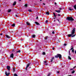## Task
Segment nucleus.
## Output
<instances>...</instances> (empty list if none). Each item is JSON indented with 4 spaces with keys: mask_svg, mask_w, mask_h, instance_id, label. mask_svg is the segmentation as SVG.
I'll return each instance as SVG.
<instances>
[{
    "mask_svg": "<svg viewBox=\"0 0 76 76\" xmlns=\"http://www.w3.org/2000/svg\"><path fill=\"white\" fill-rule=\"evenodd\" d=\"M75 34V28H74L72 31L71 34H69L67 35L68 36V37H72V38H73V37H75V35H76V34Z\"/></svg>",
    "mask_w": 76,
    "mask_h": 76,
    "instance_id": "obj_1",
    "label": "nucleus"
},
{
    "mask_svg": "<svg viewBox=\"0 0 76 76\" xmlns=\"http://www.w3.org/2000/svg\"><path fill=\"white\" fill-rule=\"evenodd\" d=\"M66 19L67 20H71V21H73V20H74V19H73L72 17H67Z\"/></svg>",
    "mask_w": 76,
    "mask_h": 76,
    "instance_id": "obj_2",
    "label": "nucleus"
},
{
    "mask_svg": "<svg viewBox=\"0 0 76 76\" xmlns=\"http://www.w3.org/2000/svg\"><path fill=\"white\" fill-rule=\"evenodd\" d=\"M7 69H8V72H10V66H7Z\"/></svg>",
    "mask_w": 76,
    "mask_h": 76,
    "instance_id": "obj_3",
    "label": "nucleus"
},
{
    "mask_svg": "<svg viewBox=\"0 0 76 76\" xmlns=\"http://www.w3.org/2000/svg\"><path fill=\"white\" fill-rule=\"evenodd\" d=\"M57 56H58V57L60 59L61 58V55L58 54H57Z\"/></svg>",
    "mask_w": 76,
    "mask_h": 76,
    "instance_id": "obj_4",
    "label": "nucleus"
},
{
    "mask_svg": "<svg viewBox=\"0 0 76 76\" xmlns=\"http://www.w3.org/2000/svg\"><path fill=\"white\" fill-rule=\"evenodd\" d=\"M68 9L69 10H70V11H72V10H74V9H72V8L71 7H70L68 8Z\"/></svg>",
    "mask_w": 76,
    "mask_h": 76,
    "instance_id": "obj_5",
    "label": "nucleus"
},
{
    "mask_svg": "<svg viewBox=\"0 0 76 76\" xmlns=\"http://www.w3.org/2000/svg\"><path fill=\"white\" fill-rule=\"evenodd\" d=\"M5 74L7 76H8L9 75V73H7V71H6L5 72Z\"/></svg>",
    "mask_w": 76,
    "mask_h": 76,
    "instance_id": "obj_6",
    "label": "nucleus"
},
{
    "mask_svg": "<svg viewBox=\"0 0 76 76\" xmlns=\"http://www.w3.org/2000/svg\"><path fill=\"white\" fill-rule=\"evenodd\" d=\"M43 63H44V64H45V65H46V66H47V65H48V64H47V61H45L43 62Z\"/></svg>",
    "mask_w": 76,
    "mask_h": 76,
    "instance_id": "obj_7",
    "label": "nucleus"
},
{
    "mask_svg": "<svg viewBox=\"0 0 76 76\" xmlns=\"http://www.w3.org/2000/svg\"><path fill=\"white\" fill-rule=\"evenodd\" d=\"M14 55L12 53L10 56V57L12 58H13Z\"/></svg>",
    "mask_w": 76,
    "mask_h": 76,
    "instance_id": "obj_8",
    "label": "nucleus"
},
{
    "mask_svg": "<svg viewBox=\"0 0 76 76\" xmlns=\"http://www.w3.org/2000/svg\"><path fill=\"white\" fill-rule=\"evenodd\" d=\"M6 37H7V38H10V37L8 35H5Z\"/></svg>",
    "mask_w": 76,
    "mask_h": 76,
    "instance_id": "obj_9",
    "label": "nucleus"
},
{
    "mask_svg": "<svg viewBox=\"0 0 76 76\" xmlns=\"http://www.w3.org/2000/svg\"><path fill=\"white\" fill-rule=\"evenodd\" d=\"M55 12H57L58 13H60V12L61 11H60V10H55Z\"/></svg>",
    "mask_w": 76,
    "mask_h": 76,
    "instance_id": "obj_10",
    "label": "nucleus"
},
{
    "mask_svg": "<svg viewBox=\"0 0 76 76\" xmlns=\"http://www.w3.org/2000/svg\"><path fill=\"white\" fill-rule=\"evenodd\" d=\"M35 23H36L37 25H40V24L37 22H35Z\"/></svg>",
    "mask_w": 76,
    "mask_h": 76,
    "instance_id": "obj_11",
    "label": "nucleus"
},
{
    "mask_svg": "<svg viewBox=\"0 0 76 76\" xmlns=\"http://www.w3.org/2000/svg\"><path fill=\"white\" fill-rule=\"evenodd\" d=\"M26 24L27 25H30V23H29V22L27 21L26 22Z\"/></svg>",
    "mask_w": 76,
    "mask_h": 76,
    "instance_id": "obj_12",
    "label": "nucleus"
},
{
    "mask_svg": "<svg viewBox=\"0 0 76 76\" xmlns=\"http://www.w3.org/2000/svg\"><path fill=\"white\" fill-rule=\"evenodd\" d=\"M21 50H18L16 51V53H20Z\"/></svg>",
    "mask_w": 76,
    "mask_h": 76,
    "instance_id": "obj_13",
    "label": "nucleus"
},
{
    "mask_svg": "<svg viewBox=\"0 0 76 76\" xmlns=\"http://www.w3.org/2000/svg\"><path fill=\"white\" fill-rule=\"evenodd\" d=\"M30 64H31V63L28 64V65H27V67H28L29 66H30Z\"/></svg>",
    "mask_w": 76,
    "mask_h": 76,
    "instance_id": "obj_14",
    "label": "nucleus"
},
{
    "mask_svg": "<svg viewBox=\"0 0 76 76\" xmlns=\"http://www.w3.org/2000/svg\"><path fill=\"white\" fill-rule=\"evenodd\" d=\"M16 4V1H15L13 3V6H15V5Z\"/></svg>",
    "mask_w": 76,
    "mask_h": 76,
    "instance_id": "obj_15",
    "label": "nucleus"
},
{
    "mask_svg": "<svg viewBox=\"0 0 76 76\" xmlns=\"http://www.w3.org/2000/svg\"><path fill=\"white\" fill-rule=\"evenodd\" d=\"M51 73L50 72L48 74V75H47V76H50L51 75Z\"/></svg>",
    "mask_w": 76,
    "mask_h": 76,
    "instance_id": "obj_16",
    "label": "nucleus"
},
{
    "mask_svg": "<svg viewBox=\"0 0 76 76\" xmlns=\"http://www.w3.org/2000/svg\"><path fill=\"white\" fill-rule=\"evenodd\" d=\"M54 58V57H53L52 58V59L51 60L50 62H53V60Z\"/></svg>",
    "mask_w": 76,
    "mask_h": 76,
    "instance_id": "obj_17",
    "label": "nucleus"
},
{
    "mask_svg": "<svg viewBox=\"0 0 76 76\" xmlns=\"http://www.w3.org/2000/svg\"><path fill=\"white\" fill-rule=\"evenodd\" d=\"M12 26H13L14 27L15 26V24L14 23L11 25Z\"/></svg>",
    "mask_w": 76,
    "mask_h": 76,
    "instance_id": "obj_18",
    "label": "nucleus"
},
{
    "mask_svg": "<svg viewBox=\"0 0 76 76\" xmlns=\"http://www.w3.org/2000/svg\"><path fill=\"white\" fill-rule=\"evenodd\" d=\"M76 67V66H75L73 68V69H70V70H73V69H75V68Z\"/></svg>",
    "mask_w": 76,
    "mask_h": 76,
    "instance_id": "obj_19",
    "label": "nucleus"
},
{
    "mask_svg": "<svg viewBox=\"0 0 76 76\" xmlns=\"http://www.w3.org/2000/svg\"><path fill=\"white\" fill-rule=\"evenodd\" d=\"M68 59H69V60H71L72 59V58L69 56H68Z\"/></svg>",
    "mask_w": 76,
    "mask_h": 76,
    "instance_id": "obj_20",
    "label": "nucleus"
},
{
    "mask_svg": "<svg viewBox=\"0 0 76 76\" xmlns=\"http://www.w3.org/2000/svg\"><path fill=\"white\" fill-rule=\"evenodd\" d=\"M35 37V35H33L32 36V38H34Z\"/></svg>",
    "mask_w": 76,
    "mask_h": 76,
    "instance_id": "obj_21",
    "label": "nucleus"
},
{
    "mask_svg": "<svg viewBox=\"0 0 76 76\" xmlns=\"http://www.w3.org/2000/svg\"><path fill=\"white\" fill-rule=\"evenodd\" d=\"M55 58H58V56H57V55H56L55 56Z\"/></svg>",
    "mask_w": 76,
    "mask_h": 76,
    "instance_id": "obj_22",
    "label": "nucleus"
},
{
    "mask_svg": "<svg viewBox=\"0 0 76 76\" xmlns=\"http://www.w3.org/2000/svg\"><path fill=\"white\" fill-rule=\"evenodd\" d=\"M46 14L47 15H49V12H47L46 13Z\"/></svg>",
    "mask_w": 76,
    "mask_h": 76,
    "instance_id": "obj_23",
    "label": "nucleus"
},
{
    "mask_svg": "<svg viewBox=\"0 0 76 76\" xmlns=\"http://www.w3.org/2000/svg\"><path fill=\"white\" fill-rule=\"evenodd\" d=\"M75 72V71L73 70V71H72V73H74Z\"/></svg>",
    "mask_w": 76,
    "mask_h": 76,
    "instance_id": "obj_24",
    "label": "nucleus"
},
{
    "mask_svg": "<svg viewBox=\"0 0 76 76\" xmlns=\"http://www.w3.org/2000/svg\"><path fill=\"white\" fill-rule=\"evenodd\" d=\"M10 12H11V10H9L8 11V13H10Z\"/></svg>",
    "mask_w": 76,
    "mask_h": 76,
    "instance_id": "obj_25",
    "label": "nucleus"
},
{
    "mask_svg": "<svg viewBox=\"0 0 76 76\" xmlns=\"http://www.w3.org/2000/svg\"><path fill=\"white\" fill-rule=\"evenodd\" d=\"M14 76H18L17 75V74H14Z\"/></svg>",
    "mask_w": 76,
    "mask_h": 76,
    "instance_id": "obj_26",
    "label": "nucleus"
},
{
    "mask_svg": "<svg viewBox=\"0 0 76 76\" xmlns=\"http://www.w3.org/2000/svg\"><path fill=\"white\" fill-rule=\"evenodd\" d=\"M18 13H17V14L15 15V16H16V17H18Z\"/></svg>",
    "mask_w": 76,
    "mask_h": 76,
    "instance_id": "obj_27",
    "label": "nucleus"
},
{
    "mask_svg": "<svg viewBox=\"0 0 76 76\" xmlns=\"http://www.w3.org/2000/svg\"><path fill=\"white\" fill-rule=\"evenodd\" d=\"M28 11L29 12H32V10H31L30 9L28 10Z\"/></svg>",
    "mask_w": 76,
    "mask_h": 76,
    "instance_id": "obj_28",
    "label": "nucleus"
},
{
    "mask_svg": "<svg viewBox=\"0 0 76 76\" xmlns=\"http://www.w3.org/2000/svg\"><path fill=\"white\" fill-rule=\"evenodd\" d=\"M25 7H27V6H28V4H26L25 5Z\"/></svg>",
    "mask_w": 76,
    "mask_h": 76,
    "instance_id": "obj_29",
    "label": "nucleus"
},
{
    "mask_svg": "<svg viewBox=\"0 0 76 76\" xmlns=\"http://www.w3.org/2000/svg\"><path fill=\"white\" fill-rule=\"evenodd\" d=\"M72 51L73 53H74V49H72Z\"/></svg>",
    "mask_w": 76,
    "mask_h": 76,
    "instance_id": "obj_30",
    "label": "nucleus"
},
{
    "mask_svg": "<svg viewBox=\"0 0 76 76\" xmlns=\"http://www.w3.org/2000/svg\"><path fill=\"white\" fill-rule=\"evenodd\" d=\"M42 54L43 55H45V52H43Z\"/></svg>",
    "mask_w": 76,
    "mask_h": 76,
    "instance_id": "obj_31",
    "label": "nucleus"
},
{
    "mask_svg": "<svg viewBox=\"0 0 76 76\" xmlns=\"http://www.w3.org/2000/svg\"><path fill=\"white\" fill-rule=\"evenodd\" d=\"M59 10H62V8H59Z\"/></svg>",
    "mask_w": 76,
    "mask_h": 76,
    "instance_id": "obj_32",
    "label": "nucleus"
},
{
    "mask_svg": "<svg viewBox=\"0 0 76 76\" xmlns=\"http://www.w3.org/2000/svg\"><path fill=\"white\" fill-rule=\"evenodd\" d=\"M45 22L46 23H48V20H46Z\"/></svg>",
    "mask_w": 76,
    "mask_h": 76,
    "instance_id": "obj_33",
    "label": "nucleus"
},
{
    "mask_svg": "<svg viewBox=\"0 0 76 76\" xmlns=\"http://www.w3.org/2000/svg\"><path fill=\"white\" fill-rule=\"evenodd\" d=\"M67 45V44H64V46H66Z\"/></svg>",
    "mask_w": 76,
    "mask_h": 76,
    "instance_id": "obj_34",
    "label": "nucleus"
},
{
    "mask_svg": "<svg viewBox=\"0 0 76 76\" xmlns=\"http://www.w3.org/2000/svg\"><path fill=\"white\" fill-rule=\"evenodd\" d=\"M55 33H54V31H53V32H52V34H54Z\"/></svg>",
    "mask_w": 76,
    "mask_h": 76,
    "instance_id": "obj_35",
    "label": "nucleus"
},
{
    "mask_svg": "<svg viewBox=\"0 0 76 76\" xmlns=\"http://www.w3.org/2000/svg\"><path fill=\"white\" fill-rule=\"evenodd\" d=\"M54 17H55V18H56V15H54Z\"/></svg>",
    "mask_w": 76,
    "mask_h": 76,
    "instance_id": "obj_36",
    "label": "nucleus"
},
{
    "mask_svg": "<svg viewBox=\"0 0 76 76\" xmlns=\"http://www.w3.org/2000/svg\"><path fill=\"white\" fill-rule=\"evenodd\" d=\"M58 15L59 16H61V15L60 14H58Z\"/></svg>",
    "mask_w": 76,
    "mask_h": 76,
    "instance_id": "obj_37",
    "label": "nucleus"
},
{
    "mask_svg": "<svg viewBox=\"0 0 76 76\" xmlns=\"http://www.w3.org/2000/svg\"><path fill=\"white\" fill-rule=\"evenodd\" d=\"M53 15H56V14L54 12H53Z\"/></svg>",
    "mask_w": 76,
    "mask_h": 76,
    "instance_id": "obj_38",
    "label": "nucleus"
},
{
    "mask_svg": "<svg viewBox=\"0 0 76 76\" xmlns=\"http://www.w3.org/2000/svg\"><path fill=\"white\" fill-rule=\"evenodd\" d=\"M28 68V67H26V70H27V69Z\"/></svg>",
    "mask_w": 76,
    "mask_h": 76,
    "instance_id": "obj_39",
    "label": "nucleus"
},
{
    "mask_svg": "<svg viewBox=\"0 0 76 76\" xmlns=\"http://www.w3.org/2000/svg\"><path fill=\"white\" fill-rule=\"evenodd\" d=\"M48 38V37H46L45 38V39H47V38Z\"/></svg>",
    "mask_w": 76,
    "mask_h": 76,
    "instance_id": "obj_40",
    "label": "nucleus"
},
{
    "mask_svg": "<svg viewBox=\"0 0 76 76\" xmlns=\"http://www.w3.org/2000/svg\"><path fill=\"white\" fill-rule=\"evenodd\" d=\"M15 68H13V72H15Z\"/></svg>",
    "mask_w": 76,
    "mask_h": 76,
    "instance_id": "obj_41",
    "label": "nucleus"
},
{
    "mask_svg": "<svg viewBox=\"0 0 76 76\" xmlns=\"http://www.w3.org/2000/svg\"><path fill=\"white\" fill-rule=\"evenodd\" d=\"M72 49H73V47L71 48V50H72Z\"/></svg>",
    "mask_w": 76,
    "mask_h": 76,
    "instance_id": "obj_42",
    "label": "nucleus"
},
{
    "mask_svg": "<svg viewBox=\"0 0 76 76\" xmlns=\"http://www.w3.org/2000/svg\"><path fill=\"white\" fill-rule=\"evenodd\" d=\"M38 17H37L36 18V19H38Z\"/></svg>",
    "mask_w": 76,
    "mask_h": 76,
    "instance_id": "obj_43",
    "label": "nucleus"
},
{
    "mask_svg": "<svg viewBox=\"0 0 76 76\" xmlns=\"http://www.w3.org/2000/svg\"><path fill=\"white\" fill-rule=\"evenodd\" d=\"M57 20L58 21V22H59V23H60V21H59V20H58V19H57Z\"/></svg>",
    "mask_w": 76,
    "mask_h": 76,
    "instance_id": "obj_44",
    "label": "nucleus"
},
{
    "mask_svg": "<svg viewBox=\"0 0 76 76\" xmlns=\"http://www.w3.org/2000/svg\"><path fill=\"white\" fill-rule=\"evenodd\" d=\"M0 35H3V34H2V33L0 34Z\"/></svg>",
    "mask_w": 76,
    "mask_h": 76,
    "instance_id": "obj_45",
    "label": "nucleus"
},
{
    "mask_svg": "<svg viewBox=\"0 0 76 76\" xmlns=\"http://www.w3.org/2000/svg\"><path fill=\"white\" fill-rule=\"evenodd\" d=\"M69 53V56H71V54H70V53Z\"/></svg>",
    "mask_w": 76,
    "mask_h": 76,
    "instance_id": "obj_46",
    "label": "nucleus"
},
{
    "mask_svg": "<svg viewBox=\"0 0 76 76\" xmlns=\"http://www.w3.org/2000/svg\"><path fill=\"white\" fill-rule=\"evenodd\" d=\"M57 73H59V72H58V71H57Z\"/></svg>",
    "mask_w": 76,
    "mask_h": 76,
    "instance_id": "obj_47",
    "label": "nucleus"
},
{
    "mask_svg": "<svg viewBox=\"0 0 76 76\" xmlns=\"http://www.w3.org/2000/svg\"><path fill=\"white\" fill-rule=\"evenodd\" d=\"M56 19V17H55V18H53L54 19Z\"/></svg>",
    "mask_w": 76,
    "mask_h": 76,
    "instance_id": "obj_48",
    "label": "nucleus"
},
{
    "mask_svg": "<svg viewBox=\"0 0 76 76\" xmlns=\"http://www.w3.org/2000/svg\"><path fill=\"white\" fill-rule=\"evenodd\" d=\"M43 4H44V5H45V4L44 3H43Z\"/></svg>",
    "mask_w": 76,
    "mask_h": 76,
    "instance_id": "obj_49",
    "label": "nucleus"
},
{
    "mask_svg": "<svg viewBox=\"0 0 76 76\" xmlns=\"http://www.w3.org/2000/svg\"><path fill=\"white\" fill-rule=\"evenodd\" d=\"M69 53H70V50H69Z\"/></svg>",
    "mask_w": 76,
    "mask_h": 76,
    "instance_id": "obj_50",
    "label": "nucleus"
},
{
    "mask_svg": "<svg viewBox=\"0 0 76 76\" xmlns=\"http://www.w3.org/2000/svg\"><path fill=\"white\" fill-rule=\"evenodd\" d=\"M75 54H76V50H75Z\"/></svg>",
    "mask_w": 76,
    "mask_h": 76,
    "instance_id": "obj_51",
    "label": "nucleus"
},
{
    "mask_svg": "<svg viewBox=\"0 0 76 76\" xmlns=\"http://www.w3.org/2000/svg\"><path fill=\"white\" fill-rule=\"evenodd\" d=\"M53 50H54V48H53Z\"/></svg>",
    "mask_w": 76,
    "mask_h": 76,
    "instance_id": "obj_52",
    "label": "nucleus"
},
{
    "mask_svg": "<svg viewBox=\"0 0 76 76\" xmlns=\"http://www.w3.org/2000/svg\"><path fill=\"white\" fill-rule=\"evenodd\" d=\"M68 76H72V75H68Z\"/></svg>",
    "mask_w": 76,
    "mask_h": 76,
    "instance_id": "obj_53",
    "label": "nucleus"
},
{
    "mask_svg": "<svg viewBox=\"0 0 76 76\" xmlns=\"http://www.w3.org/2000/svg\"><path fill=\"white\" fill-rule=\"evenodd\" d=\"M54 22H56V20H54Z\"/></svg>",
    "mask_w": 76,
    "mask_h": 76,
    "instance_id": "obj_54",
    "label": "nucleus"
},
{
    "mask_svg": "<svg viewBox=\"0 0 76 76\" xmlns=\"http://www.w3.org/2000/svg\"><path fill=\"white\" fill-rule=\"evenodd\" d=\"M1 5H0V7H1Z\"/></svg>",
    "mask_w": 76,
    "mask_h": 76,
    "instance_id": "obj_55",
    "label": "nucleus"
},
{
    "mask_svg": "<svg viewBox=\"0 0 76 76\" xmlns=\"http://www.w3.org/2000/svg\"><path fill=\"white\" fill-rule=\"evenodd\" d=\"M40 1H42V0H40Z\"/></svg>",
    "mask_w": 76,
    "mask_h": 76,
    "instance_id": "obj_56",
    "label": "nucleus"
},
{
    "mask_svg": "<svg viewBox=\"0 0 76 76\" xmlns=\"http://www.w3.org/2000/svg\"><path fill=\"white\" fill-rule=\"evenodd\" d=\"M29 68H31V67H29Z\"/></svg>",
    "mask_w": 76,
    "mask_h": 76,
    "instance_id": "obj_57",
    "label": "nucleus"
},
{
    "mask_svg": "<svg viewBox=\"0 0 76 76\" xmlns=\"http://www.w3.org/2000/svg\"><path fill=\"white\" fill-rule=\"evenodd\" d=\"M55 4H56V2L55 3Z\"/></svg>",
    "mask_w": 76,
    "mask_h": 76,
    "instance_id": "obj_58",
    "label": "nucleus"
},
{
    "mask_svg": "<svg viewBox=\"0 0 76 76\" xmlns=\"http://www.w3.org/2000/svg\"><path fill=\"white\" fill-rule=\"evenodd\" d=\"M0 52H1V50H0Z\"/></svg>",
    "mask_w": 76,
    "mask_h": 76,
    "instance_id": "obj_59",
    "label": "nucleus"
},
{
    "mask_svg": "<svg viewBox=\"0 0 76 76\" xmlns=\"http://www.w3.org/2000/svg\"><path fill=\"white\" fill-rule=\"evenodd\" d=\"M20 1H21V0H19Z\"/></svg>",
    "mask_w": 76,
    "mask_h": 76,
    "instance_id": "obj_60",
    "label": "nucleus"
},
{
    "mask_svg": "<svg viewBox=\"0 0 76 76\" xmlns=\"http://www.w3.org/2000/svg\"><path fill=\"white\" fill-rule=\"evenodd\" d=\"M72 47H73V46H72Z\"/></svg>",
    "mask_w": 76,
    "mask_h": 76,
    "instance_id": "obj_61",
    "label": "nucleus"
},
{
    "mask_svg": "<svg viewBox=\"0 0 76 76\" xmlns=\"http://www.w3.org/2000/svg\"><path fill=\"white\" fill-rule=\"evenodd\" d=\"M13 51H14V50H13Z\"/></svg>",
    "mask_w": 76,
    "mask_h": 76,
    "instance_id": "obj_62",
    "label": "nucleus"
},
{
    "mask_svg": "<svg viewBox=\"0 0 76 76\" xmlns=\"http://www.w3.org/2000/svg\"><path fill=\"white\" fill-rule=\"evenodd\" d=\"M75 0V1H76V0Z\"/></svg>",
    "mask_w": 76,
    "mask_h": 76,
    "instance_id": "obj_63",
    "label": "nucleus"
},
{
    "mask_svg": "<svg viewBox=\"0 0 76 76\" xmlns=\"http://www.w3.org/2000/svg\"><path fill=\"white\" fill-rule=\"evenodd\" d=\"M0 11H1L0 10Z\"/></svg>",
    "mask_w": 76,
    "mask_h": 76,
    "instance_id": "obj_64",
    "label": "nucleus"
}]
</instances>
